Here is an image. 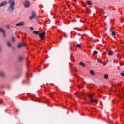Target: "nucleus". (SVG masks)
Segmentation results:
<instances>
[{
  "label": "nucleus",
  "instance_id": "f257e3e1",
  "mask_svg": "<svg viewBox=\"0 0 124 124\" xmlns=\"http://www.w3.org/2000/svg\"><path fill=\"white\" fill-rule=\"evenodd\" d=\"M8 3L9 4V6L7 8V11L8 12H12L14 11L15 9V5L16 4V3L15 2V1L13 0H9L8 1Z\"/></svg>",
  "mask_w": 124,
  "mask_h": 124
},
{
  "label": "nucleus",
  "instance_id": "f03ea898",
  "mask_svg": "<svg viewBox=\"0 0 124 124\" xmlns=\"http://www.w3.org/2000/svg\"><path fill=\"white\" fill-rule=\"evenodd\" d=\"M23 6L25 8H29L31 6V3L28 0H25L23 2Z\"/></svg>",
  "mask_w": 124,
  "mask_h": 124
},
{
  "label": "nucleus",
  "instance_id": "7ed1b4c3",
  "mask_svg": "<svg viewBox=\"0 0 124 124\" xmlns=\"http://www.w3.org/2000/svg\"><path fill=\"white\" fill-rule=\"evenodd\" d=\"M36 16V14H35V12H32L31 16L30 17V20H32V19H34V18H35Z\"/></svg>",
  "mask_w": 124,
  "mask_h": 124
},
{
  "label": "nucleus",
  "instance_id": "20e7f679",
  "mask_svg": "<svg viewBox=\"0 0 124 124\" xmlns=\"http://www.w3.org/2000/svg\"><path fill=\"white\" fill-rule=\"evenodd\" d=\"M39 36L41 39L43 40V39H44V36H45V32H43L41 33H39Z\"/></svg>",
  "mask_w": 124,
  "mask_h": 124
},
{
  "label": "nucleus",
  "instance_id": "39448f33",
  "mask_svg": "<svg viewBox=\"0 0 124 124\" xmlns=\"http://www.w3.org/2000/svg\"><path fill=\"white\" fill-rule=\"evenodd\" d=\"M75 95H76V96H77V97H81V95H85V93H80L77 92L76 93H75Z\"/></svg>",
  "mask_w": 124,
  "mask_h": 124
},
{
  "label": "nucleus",
  "instance_id": "423d86ee",
  "mask_svg": "<svg viewBox=\"0 0 124 124\" xmlns=\"http://www.w3.org/2000/svg\"><path fill=\"white\" fill-rule=\"evenodd\" d=\"M8 2L6 1H2L0 3V7H2L3 6H5V5H7Z\"/></svg>",
  "mask_w": 124,
  "mask_h": 124
},
{
  "label": "nucleus",
  "instance_id": "0eeeda50",
  "mask_svg": "<svg viewBox=\"0 0 124 124\" xmlns=\"http://www.w3.org/2000/svg\"><path fill=\"white\" fill-rule=\"evenodd\" d=\"M25 43H20L18 44L17 47L19 49H21L22 47H24V46H25Z\"/></svg>",
  "mask_w": 124,
  "mask_h": 124
},
{
  "label": "nucleus",
  "instance_id": "6e6552de",
  "mask_svg": "<svg viewBox=\"0 0 124 124\" xmlns=\"http://www.w3.org/2000/svg\"><path fill=\"white\" fill-rule=\"evenodd\" d=\"M25 25V23L23 21L19 22L16 24V27H19L20 26H24Z\"/></svg>",
  "mask_w": 124,
  "mask_h": 124
},
{
  "label": "nucleus",
  "instance_id": "1a4fd4ad",
  "mask_svg": "<svg viewBox=\"0 0 124 124\" xmlns=\"http://www.w3.org/2000/svg\"><path fill=\"white\" fill-rule=\"evenodd\" d=\"M90 102H91V103H92V104L93 105V102H95V103H97L98 102V101L95 99H92L90 101Z\"/></svg>",
  "mask_w": 124,
  "mask_h": 124
},
{
  "label": "nucleus",
  "instance_id": "9d476101",
  "mask_svg": "<svg viewBox=\"0 0 124 124\" xmlns=\"http://www.w3.org/2000/svg\"><path fill=\"white\" fill-rule=\"evenodd\" d=\"M0 77H5V73L3 72H0Z\"/></svg>",
  "mask_w": 124,
  "mask_h": 124
},
{
  "label": "nucleus",
  "instance_id": "9b49d317",
  "mask_svg": "<svg viewBox=\"0 0 124 124\" xmlns=\"http://www.w3.org/2000/svg\"><path fill=\"white\" fill-rule=\"evenodd\" d=\"M23 60H24V57L22 56L18 57V61L19 62H23Z\"/></svg>",
  "mask_w": 124,
  "mask_h": 124
},
{
  "label": "nucleus",
  "instance_id": "f8f14e48",
  "mask_svg": "<svg viewBox=\"0 0 124 124\" xmlns=\"http://www.w3.org/2000/svg\"><path fill=\"white\" fill-rule=\"evenodd\" d=\"M97 54H98V52H97V51L96 50L94 51L92 53V55L93 56H94L95 55H97Z\"/></svg>",
  "mask_w": 124,
  "mask_h": 124
},
{
  "label": "nucleus",
  "instance_id": "ddd939ff",
  "mask_svg": "<svg viewBox=\"0 0 124 124\" xmlns=\"http://www.w3.org/2000/svg\"><path fill=\"white\" fill-rule=\"evenodd\" d=\"M79 65H81V66H83V67H86V65L82 62H79Z\"/></svg>",
  "mask_w": 124,
  "mask_h": 124
},
{
  "label": "nucleus",
  "instance_id": "4468645a",
  "mask_svg": "<svg viewBox=\"0 0 124 124\" xmlns=\"http://www.w3.org/2000/svg\"><path fill=\"white\" fill-rule=\"evenodd\" d=\"M90 73L92 75H95V73H94V71H93V70H90Z\"/></svg>",
  "mask_w": 124,
  "mask_h": 124
},
{
  "label": "nucleus",
  "instance_id": "2eb2a0df",
  "mask_svg": "<svg viewBox=\"0 0 124 124\" xmlns=\"http://www.w3.org/2000/svg\"><path fill=\"white\" fill-rule=\"evenodd\" d=\"M33 33H34V34H36L37 35L39 34V31H33Z\"/></svg>",
  "mask_w": 124,
  "mask_h": 124
},
{
  "label": "nucleus",
  "instance_id": "dca6fc26",
  "mask_svg": "<svg viewBox=\"0 0 124 124\" xmlns=\"http://www.w3.org/2000/svg\"><path fill=\"white\" fill-rule=\"evenodd\" d=\"M7 45L8 47H11V44L9 41L7 42Z\"/></svg>",
  "mask_w": 124,
  "mask_h": 124
},
{
  "label": "nucleus",
  "instance_id": "f3484780",
  "mask_svg": "<svg viewBox=\"0 0 124 124\" xmlns=\"http://www.w3.org/2000/svg\"><path fill=\"white\" fill-rule=\"evenodd\" d=\"M104 79H107L108 78V75L107 74H106L104 76Z\"/></svg>",
  "mask_w": 124,
  "mask_h": 124
},
{
  "label": "nucleus",
  "instance_id": "a211bd4d",
  "mask_svg": "<svg viewBox=\"0 0 124 124\" xmlns=\"http://www.w3.org/2000/svg\"><path fill=\"white\" fill-rule=\"evenodd\" d=\"M113 55H114V52H113V51H110L108 54L109 56H113Z\"/></svg>",
  "mask_w": 124,
  "mask_h": 124
},
{
  "label": "nucleus",
  "instance_id": "6ab92c4d",
  "mask_svg": "<svg viewBox=\"0 0 124 124\" xmlns=\"http://www.w3.org/2000/svg\"><path fill=\"white\" fill-rule=\"evenodd\" d=\"M88 96L89 97V98H92L93 96V95L91 94H89L88 95Z\"/></svg>",
  "mask_w": 124,
  "mask_h": 124
},
{
  "label": "nucleus",
  "instance_id": "aec40b11",
  "mask_svg": "<svg viewBox=\"0 0 124 124\" xmlns=\"http://www.w3.org/2000/svg\"><path fill=\"white\" fill-rule=\"evenodd\" d=\"M0 32L4 33V30L2 29L1 27H0Z\"/></svg>",
  "mask_w": 124,
  "mask_h": 124
},
{
  "label": "nucleus",
  "instance_id": "412c9836",
  "mask_svg": "<svg viewBox=\"0 0 124 124\" xmlns=\"http://www.w3.org/2000/svg\"><path fill=\"white\" fill-rule=\"evenodd\" d=\"M86 2L88 5H92V3L91 2V1H87Z\"/></svg>",
  "mask_w": 124,
  "mask_h": 124
},
{
  "label": "nucleus",
  "instance_id": "4be33fe9",
  "mask_svg": "<svg viewBox=\"0 0 124 124\" xmlns=\"http://www.w3.org/2000/svg\"><path fill=\"white\" fill-rule=\"evenodd\" d=\"M111 34H112V36H115L116 35V32H115L114 31L111 32Z\"/></svg>",
  "mask_w": 124,
  "mask_h": 124
},
{
  "label": "nucleus",
  "instance_id": "5701e85b",
  "mask_svg": "<svg viewBox=\"0 0 124 124\" xmlns=\"http://www.w3.org/2000/svg\"><path fill=\"white\" fill-rule=\"evenodd\" d=\"M113 30L114 29H113V27H111V28L110 29V32H112L114 31Z\"/></svg>",
  "mask_w": 124,
  "mask_h": 124
},
{
  "label": "nucleus",
  "instance_id": "b1692460",
  "mask_svg": "<svg viewBox=\"0 0 124 124\" xmlns=\"http://www.w3.org/2000/svg\"><path fill=\"white\" fill-rule=\"evenodd\" d=\"M120 75H121V76H124V71L120 73Z\"/></svg>",
  "mask_w": 124,
  "mask_h": 124
},
{
  "label": "nucleus",
  "instance_id": "393cba45",
  "mask_svg": "<svg viewBox=\"0 0 124 124\" xmlns=\"http://www.w3.org/2000/svg\"><path fill=\"white\" fill-rule=\"evenodd\" d=\"M15 40H16L15 38H14V37H12V41L13 42H14V41H15Z\"/></svg>",
  "mask_w": 124,
  "mask_h": 124
},
{
  "label": "nucleus",
  "instance_id": "a878e982",
  "mask_svg": "<svg viewBox=\"0 0 124 124\" xmlns=\"http://www.w3.org/2000/svg\"><path fill=\"white\" fill-rule=\"evenodd\" d=\"M77 46H78V48H81V45L78 44Z\"/></svg>",
  "mask_w": 124,
  "mask_h": 124
},
{
  "label": "nucleus",
  "instance_id": "bb28decb",
  "mask_svg": "<svg viewBox=\"0 0 124 124\" xmlns=\"http://www.w3.org/2000/svg\"><path fill=\"white\" fill-rule=\"evenodd\" d=\"M98 62L99 63H101V64H103V63L102 62V61H98Z\"/></svg>",
  "mask_w": 124,
  "mask_h": 124
},
{
  "label": "nucleus",
  "instance_id": "cd10ccee",
  "mask_svg": "<svg viewBox=\"0 0 124 124\" xmlns=\"http://www.w3.org/2000/svg\"><path fill=\"white\" fill-rule=\"evenodd\" d=\"M30 30H31V31H33V27H30Z\"/></svg>",
  "mask_w": 124,
  "mask_h": 124
},
{
  "label": "nucleus",
  "instance_id": "c85d7f7f",
  "mask_svg": "<svg viewBox=\"0 0 124 124\" xmlns=\"http://www.w3.org/2000/svg\"><path fill=\"white\" fill-rule=\"evenodd\" d=\"M3 33V36L4 37H5V32L4 31Z\"/></svg>",
  "mask_w": 124,
  "mask_h": 124
},
{
  "label": "nucleus",
  "instance_id": "c756f323",
  "mask_svg": "<svg viewBox=\"0 0 124 124\" xmlns=\"http://www.w3.org/2000/svg\"><path fill=\"white\" fill-rule=\"evenodd\" d=\"M71 60L72 62H74V59H72V56H71Z\"/></svg>",
  "mask_w": 124,
  "mask_h": 124
},
{
  "label": "nucleus",
  "instance_id": "7c9ffc66",
  "mask_svg": "<svg viewBox=\"0 0 124 124\" xmlns=\"http://www.w3.org/2000/svg\"><path fill=\"white\" fill-rule=\"evenodd\" d=\"M6 27L7 28V29H9L10 28V27L9 26V25H7Z\"/></svg>",
  "mask_w": 124,
  "mask_h": 124
},
{
  "label": "nucleus",
  "instance_id": "2f4dec72",
  "mask_svg": "<svg viewBox=\"0 0 124 124\" xmlns=\"http://www.w3.org/2000/svg\"><path fill=\"white\" fill-rule=\"evenodd\" d=\"M78 88L79 89H82V88H83V86H78Z\"/></svg>",
  "mask_w": 124,
  "mask_h": 124
},
{
  "label": "nucleus",
  "instance_id": "473e14b6",
  "mask_svg": "<svg viewBox=\"0 0 124 124\" xmlns=\"http://www.w3.org/2000/svg\"><path fill=\"white\" fill-rule=\"evenodd\" d=\"M74 76H75V77H78V76L76 74H75Z\"/></svg>",
  "mask_w": 124,
  "mask_h": 124
},
{
  "label": "nucleus",
  "instance_id": "72a5a7b5",
  "mask_svg": "<svg viewBox=\"0 0 124 124\" xmlns=\"http://www.w3.org/2000/svg\"><path fill=\"white\" fill-rule=\"evenodd\" d=\"M105 54H106V53L104 52V53H103V55H105Z\"/></svg>",
  "mask_w": 124,
  "mask_h": 124
},
{
  "label": "nucleus",
  "instance_id": "f704fd0d",
  "mask_svg": "<svg viewBox=\"0 0 124 124\" xmlns=\"http://www.w3.org/2000/svg\"><path fill=\"white\" fill-rule=\"evenodd\" d=\"M0 104H1V101H0Z\"/></svg>",
  "mask_w": 124,
  "mask_h": 124
},
{
  "label": "nucleus",
  "instance_id": "c9c22d12",
  "mask_svg": "<svg viewBox=\"0 0 124 124\" xmlns=\"http://www.w3.org/2000/svg\"><path fill=\"white\" fill-rule=\"evenodd\" d=\"M100 97H102V96H100Z\"/></svg>",
  "mask_w": 124,
  "mask_h": 124
},
{
  "label": "nucleus",
  "instance_id": "e433bc0d",
  "mask_svg": "<svg viewBox=\"0 0 124 124\" xmlns=\"http://www.w3.org/2000/svg\"><path fill=\"white\" fill-rule=\"evenodd\" d=\"M27 64H28V61H27Z\"/></svg>",
  "mask_w": 124,
  "mask_h": 124
},
{
  "label": "nucleus",
  "instance_id": "4c0bfd02",
  "mask_svg": "<svg viewBox=\"0 0 124 124\" xmlns=\"http://www.w3.org/2000/svg\"><path fill=\"white\" fill-rule=\"evenodd\" d=\"M75 1H76V0H75Z\"/></svg>",
  "mask_w": 124,
  "mask_h": 124
}]
</instances>
